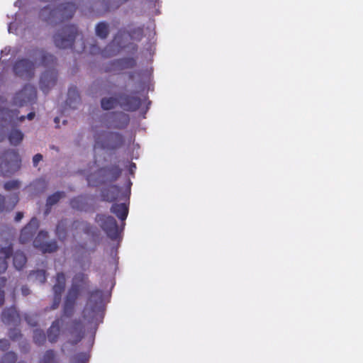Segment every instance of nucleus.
<instances>
[{"label": "nucleus", "mask_w": 363, "mask_h": 363, "mask_svg": "<svg viewBox=\"0 0 363 363\" xmlns=\"http://www.w3.org/2000/svg\"><path fill=\"white\" fill-rule=\"evenodd\" d=\"M98 222L111 238H116L118 234V229L116 220L111 216H100Z\"/></svg>", "instance_id": "obj_1"}, {"label": "nucleus", "mask_w": 363, "mask_h": 363, "mask_svg": "<svg viewBox=\"0 0 363 363\" xmlns=\"http://www.w3.org/2000/svg\"><path fill=\"white\" fill-rule=\"evenodd\" d=\"M35 98V90L33 87L29 86L25 87L19 92L15 98V103L19 106H23L26 103L30 102Z\"/></svg>", "instance_id": "obj_2"}, {"label": "nucleus", "mask_w": 363, "mask_h": 363, "mask_svg": "<svg viewBox=\"0 0 363 363\" xmlns=\"http://www.w3.org/2000/svg\"><path fill=\"white\" fill-rule=\"evenodd\" d=\"M33 69V65L26 60L18 62L14 67L16 74L22 77H30Z\"/></svg>", "instance_id": "obj_3"}, {"label": "nucleus", "mask_w": 363, "mask_h": 363, "mask_svg": "<svg viewBox=\"0 0 363 363\" xmlns=\"http://www.w3.org/2000/svg\"><path fill=\"white\" fill-rule=\"evenodd\" d=\"M46 238V233H40L38 238L35 239V240L34 241V243H35V245L37 247H40L41 250L43 251V252H52L54 250H55L57 246L55 245V243H51V244H43V245H40L39 243V240H41V239H44Z\"/></svg>", "instance_id": "obj_4"}, {"label": "nucleus", "mask_w": 363, "mask_h": 363, "mask_svg": "<svg viewBox=\"0 0 363 363\" xmlns=\"http://www.w3.org/2000/svg\"><path fill=\"white\" fill-rule=\"evenodd\" d=\"M111 211L122 220L126 218L128 213V207L125 203L113 205L111 208Z\"/></svg>", "instance_id": "obj_5"}, {"label": "nucleus", "mask_w": 363, "mask_h": 363, "mask_svg": "<svg viewBox=\"0 0 363 363\" xmlns=\"http://www.w3.org/2000/svg\"><path fill=\"white\" fill-rule=\"evenodd\" d=\"M38 225V220L35 218H33L30 223L22 230L21 239L24 241V239L27 235H30L32 233V230H34Z\"/></svg>", "instance_id": "obj_6"}, {"label": "nucleus", "mask_w": 363, "mask_h": 363, "mask_svg": "<svg viewBox=\"0 0 363 363\" xmlns=\"http://www.w3.org/2000/svg\"><path fill=\"white\" fill-rule=\"evenodd\" d=\"M9 141L12 145L19 144L23 138V134L18 130H13L11 132L9 136Z\"/></svg>", "instance_id": "obj_7"}, {"label": "nucleus", "mask_w": 363, "mask_h": 363, "mask_svg": "<svg viewBox=\"0 0 363 363\" xmlns=\"http://www.w3.org/2000/svg\"><path fill=\"white\" fill-rule=\"evenodd\" d=\"M41 86L43 90H46L47 87L52 86L55 83V79L52 74H46L41 78Z\"/></svg>", "instance_id": "obj_8"}, {"label": "nucleus", "mask_w": 363, "mask_h": 363, "mask_svg": "<svg viewBox=\"0 0 363 363\" xmlns=\"http://www.w3.org/2000/svg\"><path fill=\"white\" fill-rule=\"evenodd\" d=\"M96 32L100 38H105L108 34V26L106 23H99L96 27Z\"/></svg>", "instance_id": "obj_9"}, {"label": "nucleus", "mask_w": 363, "mask_h": 363, "mask_svg": "<svg viewBox=\"0 0 363 363\" xmlns=\"http://www.w3.org/2000/svg\"><path fill=\"white\" fill-rule=\"evenodd\" d=\"M26 257L21 253H17L14 256L13 262L15 267L20 269L26 263Z\"/></svg>", "instance_id": "obj_10"}, {"label": "nucleus", "mask_w": 363, "mask_h": 363, "mask_svg": "<svg viewBox=\"0 0 363 363\" xmlns=\"http://www.w3.org/2000/svg\"><path fill=\"white\" fill-rule=\"evenodd\" d=\"M116 104V100L112 98H104L101 101V106L105 110H109L114 107Z\"/></svg>", "instance_id": "obj_11"}, {"label": "nucleus", "mask_w": 363, "mask_h": 363, "mask_svg": "<svg viewBox=\"0 0 363 363\" xmlns=\"http://www.w3.org/2000/svg\"><path fill=\"white\" fill-rule=\"evenodd\" d=\"M57 279L58 284L54 286V290L55 293H60L64 287L65 276L62 274H58Z\"/></svg>", "instance_id": "obj_12"}, {"label": "nucleus", "mask_w": 363, "mask_h": 363, "mask_svg": "<svg viewBox=\"0 0 363 363\" xmlns=\"http://www.w3.org/2000/svg\"><path fill=\"white\" fill-rule=\"evenodd\" d=\"M55 41L56 45L58 47L62 48H67V46H69L71 44L70 40H63L60 38V36H56Z\"/></svg>", "instance_id": "obj_13"}, {"label": "nucleus", "mask_w": 363, "mask_h": 363, "mask_svg": "<svg viewBox=\"0 0 363 363\" xmlns=\"http://www.w3.org/2000/svg\"><path fill=\"white\" fill-rule=\"evenodd\" d=\"M62 196L61 193H55L52 194L48 199V204L52 205L55 203L62 197Z\"/></svg>", "instance_id": "obj_14"}, {"label": "nucleus", "mask_w": 363, "mask_h": 363, "mask_svg": "<svg viewBox=\"0 0 363 363\" xmlns=\"http://www.w3.org/2000/svg\"><path fill=\"white\" fill-rule=\"evenodd\" d=\"M11 155L12 157H13V161L12 164L13 169L16 170L19 167V163H20V157L18 154L16 152L11 153Z\"/></svg>", "instance_id": "obj_15"}, {"label": "nucleus", "mask_w": 363, "mask_h": 363, "mask_svg": "<svg viewBox=\"0 0 363 363\" xmlns=\"http://www.w3.org/2000/svg\"><path fill=\"white\" fill-rule=\"evenodd\" d=\"M4 187L6 190L18 189L19 187V183L17 181H11L6 183Z\"/></svg>", "instance_id": "obj_16"}, {"label": "nucleus", "mask_w": 363, "mask_h": 363, "mask_svg": "<svg viewBox=\"0 0 363 363\" xmlns=\"http://www.w3.org/2000/svg\"><path fill=\"white\" fill-rule=\"evenodd\" d=\"M7 268V264L5 258H0V273L6 271Z\"/></svg>", "instance_id": "obj_17"}, {"label": "nucleus", "mask_w": 363, "mask_h": 363, "mask_svg": "<svg viewBox=\"0 0 363 363\" xmlns=\"http://www.w3.org/2000/svg\"><path fill=\"white\" fill-rule=\"evenodd\" d=\"M58 327L57 325H52V327L50 328V333H49V338L51 341H54L55 340V338L54 337H52L51 336V334L52 332H55V333H57L58 332Z\"/></svg>", "instance_id": "obj_18"}, {"label": "nucleus", "mask_w": 363, "mask_h": 363, "mask_svg": "<svg viewBox=\"0 0 363 363\" xmlns=\"http://www.w3.org/2000/svg\"><path fill=\"white\" fill-rule=\"evenodd\" d=\"M42 158H43V157H42V155H39V154L35 155L33 157V164H34L35 166H36V165L38 164V163L40 161H41V160H42Z\"/></svg>", "instance_id": "obj_19"}, {"label": "nucleus", "mask_w": 363, "mask_h": 363, "mask_svg": "<svg viewBox=\"0 0 363 363\" xmlns=\"http://www.w3.org/2000/svg\"><path fill=\"white\" fill-rule=\"evenodd\" d=\"M7 115H8L9 118H10V120L12 121H15L16 118L18 119L17 113L16 111L9 112V113H7Z\"/></svg>", "instance_id": "obj_20"}, {"label": "nucleus", "mask_w": 363, "mask_h": 363, "mask_svg": "<svg viewBox=\"0 0 363 363\" xmlns=\"http://www.w3.org/2000/svg\"><path fill=\"white\" fill-rule=\"evenodd\" d=\"M119 191H119V189L118 188H116V187L112 188V192L117 193V196L116 197L113 198V199H117L118 198V196H119Z\"/></svg>", "instance_id": "obj_21"}, {"label": "nucleus", "mask_w": 363, "mask_h": 363, "mask_svg": "<svg viewBox=\"0 0 363 363\" xmlns=\"http://www.w3.org/2000/svg\"><path fill=\"white\" fill-rule=\"evenodd\" d=\"M23 218V214L21 213H18L16 216V220L19 221Z\"/></svg>", "instance_id": "obj_22"}, {"label": "nucleus", "mask_w": 363, "mask_h": 363, "mask_svg": "<svg viewBox=\"0 0 363 363\" xmlns=\"http://www.w3.org/2000/svg\"><path fill=\"white\" fill-rule=\"evenodd\" d=\"M10 253H11V250L9 247L4 250V255H5V257H8L10 255Z\"/></svg>", "instance_id": "obj_23"}, {"label": "nucleus", "mask_w": 363, "mask_h": 363, "mask_svg": "<svg viewBox=\"0 0 363 363\" xmlns=\"http://www.w3.org/2000/svg\"><path fill=\"white\" fill-rule=\"evenodd\" d=\"M3 198L1 196H0V211H2L4 209V207L3 206Z\"/></svg>", "instance_id": "obj_24"}, {"label": "nucleus", "mask_w": 363, "mask_h": 363, "mask_svg": "<svg viewBox=\"0 0 363 363\" xmlns=\"http://www.w3.org/2000/svg\"><path fill=\"white\" fill-rule=\"evenodd\" d=\"M4 297V292L0 291V305L3 303Z\"/></svg>", "instance_id": "obj_25"}, {"label": "nucleus", "mask_w": 363, "mask_h": 363, "mask_svg": "<svg viewBox=\"0 0 363 363\" xmlns=\"http://www.w3.org/2000/svg\"><path fill=\"white\" fill-rule=\"evenodd\" d=\"M7 345V341L6 340H1L0 341V346L2 347H4Z\"/></svg>", "instance_id": "obj_26"}, {"label": "nucleus", "mask_w": 363, "mask_h": 363, "mask_svg": "<svg viewBox=\"0 0 363 363\" xmlns=\"http://www.w3.org/2000/svg\"><path fill=\"white\" fill-rule=\"evenodd\" d=\"M34 117V113H30L28 114L27 116V118L29 119V120H32Z\"/></svg>", "instance_id": "obj_27"}, {"label": "nucleus", "mask_w": 363, "mask_h": 363, "mask_svg": "<svg viewBox=\"0 0 363 363\" xmlns=\"http://www.w3.org/2000/svg\"><path fill=\"white\" fill-rule=\"evenodd\" d=\"M5 282V280L3 279L2 278H0V284H4Z\"/></svg>", "instance_id": "obj_28"}, {"label": "nucleus", "mask_w": 363, "mask_h": 363, "mask_svg": "<svg viewBox=\"0 0 363 363\" xmlns=\"http://www.w3.org/2000/svg\"><path fill=\"white\" fill-rule=\"evenodd\" d=\"M23 119H24L23 116H21V117L19 118V121H23Z\"/></svg>", "instance_id": "obj_29"}, {"label": "nucleus", "mask_w": 363, "mask_h": 363, "mask_svg": "<svg viewBox=\"0 0 363 363\" xmlns=\"http://www.w3.org/2000/svg\"><path fill=\"white\" fill-rule=\"evenodd\" d=\"M6 51H7V50H6V49H5L4 50H2V51H1V54H4V52H6Z\"/></svg>", "instance_id": "obj_30"}, {"label": "nucleus", "mask_w": 363, "mask_h": 363, "mask_svg": "<svg viewBox=\"0 0 363 363\" xmlns=\"http://www.w3.org/2000/svg\"><path fill=\"white\" fill-rule=\"evenodd\" d=\"M39 274H40V275H42V276H43V277H44V273H43V272H39Z\"/></svg>", "instance_id": "obj_31"}, {"label": "nucleus", "mask_w": 363, "mask_h": 363, "mask_svg": "<svg viewBox=\"0 0 363 363\" xmlns=\"http://www.w3.org/2000/svg\"><path fill=\"white\" fill-rule=\"evenodd\" d=\"M96 296H100V293H96Z\"/></svg>", "instance_id": "obj_32"}, {"label": "nucleus", "mask_w": 363, "mask_h": 363, "mask_svg": "<svg viewBox=\"0 0 363 363\" xmlns=\"http://www.w3.org/2000/svg\"><path fill=\"white\" fill-rule=\"evenodd\" d=\"M9 32L11 31V26L9 28Z\"/></svg>", "instance_id": "obj_33"}]
</instances>
